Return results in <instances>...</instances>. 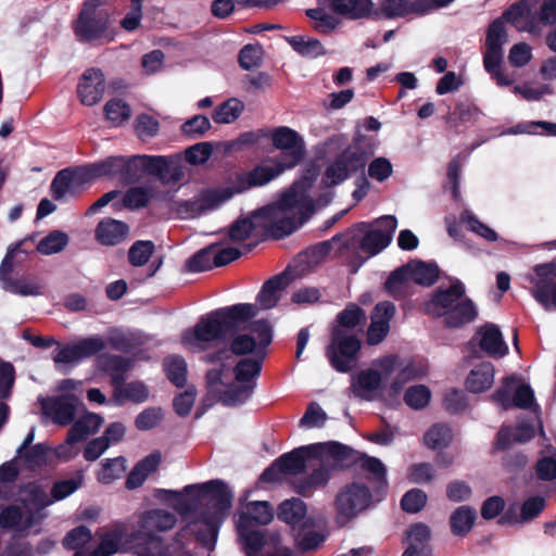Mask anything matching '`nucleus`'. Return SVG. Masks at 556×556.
Returning a JSON list of instances; mask_svg holds the SVG:
<instances>
[{"instance_id":"obj_1","label":"nucleus","mask_w":556,"mask_h":556,"mask_svg":"<svg viewBox=\"0 0 556 556\" xmlns=\"http://www.w3.org/2000/svg\"><path fill=\"white\" fill-rule=\"evenodd\" d=\"M256 306L241 303L213 311L202 316L191 328L180 334V343L190 353H203V361L219 364L206 374L211 393L227 406L244 403L252 394L255 378L261 372V362L251 358L240 361L235 367V383L226 384V375L231 367L232 354L258 353L271 342V328L265 320H256L243 328L228 346V337L235 329L256 315Z\"/></svg>"},{"instance_id":"obj_2","label":"nucleus","mask_w":556,"mask_h":556,"mask_svg":"<svg viewBox=\"0 0 556 556\" xmlns=\"http://www.w3.org/2000/svg\"><path fill=\"white\" fill-rule=\"evenodd\" d=\"M162 493L172 508L187 521L186 527L177 533V539L190 532L205 547L213 549L219 526L231 507L232 493L227 484L213 480L187 485L181 492L163 490Z\"/></svg>"},{"instance_id":"obj_3","label":"nucleus","mask_w":556,"mask_h":556,"mask_svg":"<svg viewBox=\"0 0 556 556\" xmlns=\"http://www.w3.org/2000/svg\"><path fill=\"white\" fill-rule=\"evenodd\" d=\"M318 176L315 166L308 167L278 201L258 210L261 228L276 239L299 229L315 211L311 189Z\"/></svg>"},{"instance_id":"obj_4","label":"nucleus","mask_w":556,"mask_h":556,"mask_svg":"<svg viewBox=\"0 0 556 556\" xmlns=\"http://www.w3.org/2000/svg\"><path fill=\"white\" fill-rule=\"evenodd\" d=\"M285 170L287 168L276 160L271 164L258 165L250 172L238 174L227 187L207 189L190 200L175 202L173 211L182 219L199 217L217 210L235 194L269 182Z\"/></svg>"},{"instance_id":"obj_5","label":"nucleus","mask_w":556,"mask_h":556,"mask_svg":"<svg viewBox=\"0 0 556 556\" xmlns=\"http://www.w3.org/2000/svg\"><path fill=\"white\" fill-rule=\"evenodd\" d=\"M397 227L393 215H384L371 223L359 222L350 228V249L359 251L350 255V273H356L369 258L381 253L392 242Z\"/></svg>"},{"instance_id":"obj_6","label":"nucleus","mask_w":556,"mask_h":556,"mask_svg":"<svg viewBox=\"0 0 556 556\" xmlns=\"http://www.w3.org/2000/svg\"><path fill=\"white\" fill-rule=\"evenodd\" d=\"M465 293V285L459 279H454L450 287H440L433 292L426 302L425 309L431 316L444 317L448 327L469 324L477 318L478 309Z\"/></svg>"},{"instance_id":"obj_7","label":"nucleus","mask_w":556,"mask_h":556,"mask_svg":"<svg viewBox=\"0 0 556 556\" xmlns=\"http://www.w3.org/2000/svg\"><path fill=\"white\" fill-rule=\"evenodd\" d=\"M56 391L60 394L40 397L39 403L43 415L52 422L59 426H67L84 412V405L79 400L81 382L74 379H64L59 382Z\"/></svg>"},{"instance_id":"obj_8","label":"nucleus","mask_w":556,"mask_h":556,"mask_svg":"<svg viewBox=\"0 0 556 556\" xmlns=\"http://www.w3.org/2000/svg\"><path fill=\"white\" fill-rule=\"evenodd\" d=\"M492 400L504 410L513 407L531 409L536 418L541 412L533 389L518 375L505 377L502 386L493 393Z\"/></svg>"},{"instance_id":"obj_9","label":"nucleus","mask_w":556,"mask_h":556,"mask_svg":"<svg viewBox=\"0 0 556 556\" xmlns=\"http://www.w3.org/2000/svg\"><path fill=\"white\" fill-rule=\"evenodd\" d=\"M102 4V0H86L83 4L78 18L74 23V34L79 41L90 42L102 40L110 42L115 34L110 29V20L108 16L97 14V9Z\"/></svg>"},{"instance_id":"obj_10","label":"nucleus","mask_w":556,"mask_h":556,"mask_svg":"<svg viewBox=\"0 0 556 556\" xmlns=\"http://www.w3.org/2000/svg\"><path fill=\"white\" fill-rule=\"evenodd\" d=\"M314 465L313 445L301 446L291 453L280 456L271 467L263 472L262 479L265 481L277 480L278 472L295 476Z\"/></svg>"},{"instance_id":"obj_11","label":"nucleus","mask_w":556,"mask_h":556,"mask_svg":"<svg viewBox=\"0 0 556 556\" xmlns=\"http://www.w3.org/2000/svg\"><path fill=\"white\" fill-rule=\"evenodd\" d=\"M532 296L545 309L556 307V263L539 264L529 277Z\"/></svg>"},{"instance_id":"obj_12","label":"nucleus","mask_w":556,"mask_h":556,"mask_svg":"<svg viewBox=\"0 0 556 556\" xmlns=\"http://www.w3.org/2000/svg\"><path fill=\"white\" fill-rule=\"evenodd\" d=\"M326 355L334 369L348 371V308L338 314L331 327Z\"/></svg>"},{"instance_id":"obj_13","label":"nucleus","mask_w":556,"mask_h":556,"mask_svg":"<svg viewBox=\"0 0 556 556\" xmlns=\"http://www.w3.org/2000/svg\"><path fill=\"white\" fill-rule=\"evenodd\" d=\"M271 141L275 148L282 151L277 161L287 169L296 166L305 154L302 137L293 129L282 126L273 131Z\"/></svg>"},{"instance_id":"obj_14","label":"nucleus","mask_w":556,"mask_h":556,"mask_svg":"<svg viewBox=\"0 0 556 556\" xmlns=\"http://www.w3.org/2000/svg\"><path fill=\"white\" fill-rule=\"evenodd\" d=\"M90 181L83 167L60 170L51 184L53 199L64 201L78 195Z\"/></svg>"},{"instance_id":"obj_15","label":"nucleus","mask_w":556,"mask_h":556,"mask_svg":"<svg viewBox=\"0 0 556 556\" xmlns=\"http://www.w3.org/2000/svg\"><path fill=\"white\" fill-rule=\"evenodd\" d=\"M177 517L165 509H151L141 514L138 521V534L155 540L156 534L175 528Z\"/></svg>"},{"instance_id":"obj_16","label":"nucleus","mask_w":556,"mask_h":556,"mask_svg":"<svg viewBox=\"0 0 556 556\" xmlns=\"http://www.w3.org/2000/svg\"><path fill=\"white\" fill-rule=\"evenodd\" d=\"M105 91V79L101 70L88 68L81 75L77 94L84 105H94L103 97Z\"/></svg>"},{"instance_id":"obj_17","label":"nucleus","mask_w":556,"mask_h":556,"mask_svg":"<svg viewBox=\"0 0 556 556\" xmlns=\"http://www.w3.org/2000/svg\"><path fill=\"white\" fill-rule=\"evenodd\" d=\"M395 306L392 302H380L375 306L371 314V323L367 330V343L379 344L390 331V321L394 317Z\"/></svg>"},{"instance_id":"obj_18","label":"nucleus","mask_w":556,"mask_h":556,"mask_svg":"<svg viewBox=\"0 0 556 556\" xmlns=\"http://www.w3.org/2000/svg\"><path fill=\"white\" fill-rule=\"evenodd\" d=\"M45 518V513L33 511L28 507L22 509L17 506H10L0 513V526L24 531L39 525Z\"/></svg>"},{"instance_id":"obj_19","label":"nucleus","mask_w":556,"mask_h":556,"mask_svg":"<svg viewBox=\"0 0 556 556\" xmlns=\"http://www.w3.org/2000/svg\"><path fill=\"white\" fill-rule=\"evenodd\" d=\"M236 523L240 541L244 545L247 556H258L262 549H267L271 545V538L278 536L270 534L266 536L261 531H253L249 527V520L244 515L236 516Z\"/></svg>"},{"instance_id":"obj_20","label":"nucleus","mask_w":556,"mask_h":556,"mask_svg":"<svg viewBox=\"0 0 556 556\" xmlns=\"http://www.w3.org/2000/svg\"><path fill=\"white\" fill-rule=\"evenodd\" d=\"M312 445L314 463H321L333 472L344 469L348 459V448L345 445L337 441L315 443Z\"/></svg>"},{"instance_id":"obj_21","label":"nucleus","mask_w":556,"mask_h":556,"mask_svg":"<svg viewBox=\"0 0 556 556\" xmlns=\"http://www.w3.org/2000/svg\"><path fill=\"white\" fill-rule=\"evenodd\" d=\"M357 469H361L367 479L375 481L378 486L387 485V469L382 462L350 447V473Z\"/></svg>"},{"instance_id":"obj_22","label":"nucleus","mask_w":556,"mask_h":556,"mask_svg":"<svg viewBox=\"0 0 556 556\" xmlns=\"http://www.w3.org/2000/svg\"><path fill=\"white\" fill-rule=\"evenodd\" d=\"M376 365L382 371L384 378L395 374V377L390 384V390L394 394H399L409 380L415 378L416 371L412 365L403 366L400 358L396 356H386L379 359Z\"/></svg>"},{"instance_id":"obj_23","label":"nucleus","mask_w":556,"mask_h":556,"mask_svg":"<svg viewBox=\"0 0 556 556\" xmlns=\"http://www.w3.org/2000/svg\"><path fill=\"white\" fill-rule=\"evenodd\" d=\"M503 17L510 23L518 31H526L532 35L540 33L538 11L532 13L523 1L510 5L503 14Z\"/></svg>"},{"instance_id":"obj_24","label":"nucleus","mask_w":556,"mask_h":556,"mask_svg":"<svg viewBox=\"0 0 556 556\" xmlns=\"http://www.w3.org/2000/svg\"><path fill=\"white\" fill-rule=\"evenodd\" d=\"M346 249L348 238L344 235H339L329 241H324L318 245L307 249L300 257L301 262H305L307 267L312 268L320 264L330 252L337 255H343Z\"/></svg>"},{"instance_id":"obj_25","label":"nucleus","mask_w":556,"mask_h":556,"mask_svg":"<svg viewBox=\"0 0 556 556\" xmlns=\"http://www.w3.org/2000/svg\"><path fill=\"white\" fill-rule=\"evenodd\" d=\"M480 349L491 357L501 358L508 353L502 331L494 324H485L477 331Z\"/></svg>"},{"instance_id":"obj_26","label":"nucleus","mask_w":556,"mask_h":556,"mask_svg":"<svg viewBox=\"0 0 556 556\" xmlns=\"http://www.w3.org/2000/svg\"><path fill=\"white\" fill-rule=\"evenodd\" d=\"M430 528L422 522L412 525L406 531L407 547L402 556H431Z\"/></svg>"},{"instance_id":"obj_27","label":"nucleus","mask_w":556,"mask_h":556,"mask_svg":"<svg viewBox=\"0 0 556 556\" xmlns=\"http://www.w3.org/2000/svg\"><path fill=\"white\" fill-rule=\"evenodd\" d=\"M128 230L124 222L104 218L96 228V238L103 245H116L127 237Z\"/></svg>"},{"instance_id":"obj_28","label":"nucleus","mask_w":556,"mask_h":556,"mask_svg":"<svg viewBox=\"0 0 556 556\" xmlns=\"http://www.w3.org/2000/svg\"><path fill=\"white\" fill-rule=\"evenodd\" d=\"M288 285L289 277L287 274H281L266 281L256 299L258 306L264 309L276 306Z\"/></svg>"},{"instance_id":"obj_29","label":"nucleus","mask_w":556,"mask_h":556,"mask_svg":"<svg viewBox=\"0 0 556 556\" xmlns=\"http://www.w3.org/2000/svg\"><path fill=\"white\" fill-rule=\"evenodd\" d=\"M382 376V372L375 369L363 370L353 384V393L368 401L376 399L381 388L388 386L380 384Z\"/></svg>"},{"instance_id":"obj_30","label":"nucleus","mask_w":556,"mask_h":556,"mask_svg":"<svg viewBox=\"0 0 556 556\" xmlns=\"http://www.w3.org/2000/svg\"><path fill=\"white\" fill-rule=\"evenodd\" d=\"M495 369L492 363L483 362L473 367L467 376L466 389L471 393H481L493 386Z\"/></svg>"},{"instance_id":"obj_31","label":"nucleus","mask_w":556,"mask_h":556,"mask_svg":"<svg viewBox=\"0 0 556 556\" xmlns=\"http://www.w3.org/2000/svg\"><path fill=\"white\" fill-rule=\"evenodd\" d=\"M535 430L532 422L521 421L517 427H503L497 434L496 447L506 448L514 442H527L534 437Z\"/></svg>"},{"instance_id":"obj_32","label":"nucleus","mask_w":556,"mask_h":556,"mask_svg":"<svg viewBox=\"0 0 556 556\" xmlns=\"http://www.w3.org/2000/svg\"><path fill=\"white\" fill-rule=\"evenodd\" d=\"M363 128L365 130L378 131L381 128V123L377 118L369 116L365 118L363 123L356 128L354 144L356 150L361 153L362 157L366 159L375 153L376 140L372 136L368 137L363 135Z\"/></svg>"},{"instance_id":"obj_33","label":"nucleus","mask_w":556,"mask_h":556,"mask_svg":"<svg viewBox=\"0 0 556 556\" xmlns=\"http://www.w3.org/2000/svg\"><path fill=\"white\" fill-rule=\"evenodd\" d=\"M252 235H265L261 228L258 211L248 217L238 219L231 225L228 232L229 239L233 243L243 241Z\"/></svg>"},{"instance_id":"obj_34","label":"nucleus","mask_w":556,"mask_h":556,"mask_svg":"<svg viewBox=\"0 0 556 556\" xmlns=\"http://www.w3.org/2000/svg\"><path fill=\"white\" fill-rule=\"evenodd\" d=\"M103 424V418L94 413H85L73 421L70 429L71 438L79 441L86 440L88 437L97 433Z\"/></svg>"},{"instance_id":"obj_35","label":"nucleus","mask_w":556,"mask_h":556,"mask_svg":"<svg viewBox=\"0 0 556 556\" xmlns=\"http://www.w3.org/2000/svg\"><path fill=\"white\" fill-rule=\"evenodd\" d=\"M412 281L420 286H432L439 278L440 269L434 263L413 261L406 264Z\"/></svg>"},{"instance_id":"obj_36","label":"nucleus","mask_w":556,"mask_h":556,"mask_svg":"<svg viewBox=\"0 0 556 556\" xmlns=\"http://www.w3.org/2000/svg\"><path fill=\"white\" fill-rule=\"evenodd\" d=\"M238 515L247 516L249 520V527L253 526H265L271 522L274 519L273 508L266 501H255L248 503L242 511Z\"/></svg>"},{"instance_id":"obj_37","label":"nucleus","mask_w":556,"mask_h":556,"mask_svg":"<svg viewBox=\"0 0 556 556\" xmlns=\"http://www.w3.org/2000/svg\"><path fill=\"white\" fill-rule=\"evenodd\" d=\"M286 40L296 53L304 58L315 59L326 54L321 42L313 37L296 35L287 37Z\"/></svg>"},{"instance_id":"obj_38","label":"nucleus","mask_w":556,"mask_h":556,"mask_svg":"<svg viewBox=\"0 0 556 556\" xmlns=\"http://www.w3.org/2000/svg\"><path fill=\"white\" fill-rule=\"evenodd\" d=\"M477 518V511L470 506H460L451 515L450 525L454 535L464 536L470 532Z\"/></svg>"},{"instance_id":"obj_39","label":"nucleus","mask_w":556,"mask_h":556,"mask_svg":"<svg viewBox=\"0 0 556 556\" xmlns=\"http://www.w3.org/2000/svg\"><path fill=\"white\" fill-rule=\"evenodd\" d=\"M408 268L409 266H406V264L396 268L390 274L384 283L386 290L394 299H403L407 294V289L412 282Z\"/></svg>"},{"instance_id":"obj_40","label":"nucleus","mask_w":556,"mask_h":556,"mask_svg":"<svg viewBox=\"0 0 556 556\" xmlns=\"http://www.w3.org/2000/svg\"><path fill=\"white\" fill-rule=\"evenodd\" d=\"M348 148L340 149L338 159L331 162L325 170L323 184L327 187L336 186L348 177Z\"/></svg>"},{"instance_id":"obj_41","label":"nucleus","mask_w":556,"mask_h":556,"mask_svg":"<svg viewBox=\"0 0 556 556\" xmlns=\"http://www.w3.org/2000/svg\"><path fill=\"white\" fill-rule=\"evenodd\" d=\"M305 515V503L295 497L283 501L277 511V516L281 521L292 526L300 523Z\"/></svg>"},{"instance_id":"obj_42","label":"nucleus","mask_w":556,"mask_h":556,"mask_svg":"<svg viewBox=\"0 0 556 556\" xmlns=\"http://www.w3.org/2000/svg\"><path fill=\"white\" fill-rule=\"evenodd\" d=\"M121 541V531L110 530L100 535V544L91 553L77 552L74 556H110L118 552Z\"/></svg>"},{"instance_id":"obj_43","label":"nucleus","mask_w":556,"mask_h":556,"mask_svg":"<svg viewBox=\"0 0 556 556\" xmlns=\"http://www.w3.org/2000/svg\"><path fill=\"white\" fill-rule=\"evenodd\" d=\"M122 165L123 156H112L102 162L83 166V168L91 184L94 179L100 177L121 175Z\"/></svg>"},{"instance_id":"obj_44","label":"nucleus","mask_w":556,"mask_h":556,"mask_svg":"<svg viewBox=\"0 0 556 556\" xmlns=\"http://www.w3.org/2000/svg\"><path fill=\"white\" fill-rule=\"evenodd\" d=\"M424 4V0H381V11L387 17H400L419 11Z\"/></svg>"},{"instance_id":"obj_45","label":"nucleus","mask_w":556,"mask_h":556,"mask_svg":"<svg viewBox=\"0 0 556 556\" xmlns=\"http://www.w3.org/2000/svg\"><path fill=\"white\" fill-rule=\"evenodd\" d=\"M244 111V103L231 98L218 105L213 113V121L217 124H230L239 118Z\"/></svg>"},{"instance_id":"obj_46","label":"nucleus","mask_w":556,"mask_h":556,"mask_svg":"<svg viewBox=\"0 0 556 556\" xmlns=\"http://www.w3.org/2000/svg\"><path fill=\"white\" fill-rule=\"evenodd\" d=\"M453 440L452 428L444 424L432 426L425 434V444L432 450L445 448Z\"/></svg>"},{"instance_id":"obj_47","label":"nucleus","mask_w":556,"mask_h":556,"mask_svg":"<svg viewBox=\"0 0 556 556\" xmlns=\"http://www.w3.org/2000/svg\"><path fill=\"white\" fill-rule=\"evenodd\" d=\"M153 197V189L151 187H134L127 190L124 194L122 204L114 203L116 208L121 206L136 210L146 206Z\"/></svg>"},{"instance_id":"obj_48","label":"nucleus","mask_w":556,"mask_h":556,"mask_svg":"<svg viewBox=\"0 0 556 556\" xmlns=\"http://www.w3.org/2000/svg\"><path fill=\"white\" fill-rule=\"evenodd\" d=\"M3 288L17 295L30 296L40 294V285L36 278L21 277L16 279H7Z\"/></svg>"},{"instance_id":"obj_49","label":"nucleus","mask_w":556,"mask_h":556,"mask_svg":"<svg viewBox=\"0 0 556 556\" xmlns=\"http://www.w3.org/2000/svg\"><path fill=\"white\" fill-rule=\"evenodd\" d=\"M115 395L118 401L143 402L148 399L149 392L147 387L138 381L126 384L115 382Z\"/></svg>"},{"instance_id":"obj_50","label":"nucleus","mask_w":556,"mask_h":556,"mask_svg":"<svg viewBox=\"0 0 556 556\" xmlns=\"http://www.w3.org/2000/svg\"><path fill=\"white\" fill-rule=\"evenodd\" d=\"M460 222L466 225L468 230L489 242H495L498 239L496 231L479 220L469 210H465L460 214Z\"/></svg>"},{"instance_id":"obj_51","label":"nucleus","mask_w":556,"mask_h":556,"mask_svg":"<svg viewBox=\"0 0 556 556\" xmlns=\"http://www.w3.org/2000/svg\"><path fill=\"white\" fill-rule=\"evenodd\" d=\"M68 244V236L60 230H53L37 244V251L43 255L61 252Z\"/></svg>"},{"instance_id":"obj_52","label":"nucleus","mask_w":556,"mask_h":556,"mask_svg":"<svg viewBox=\"0 0 556 556\" xmlns=\"http://www.w3.org/2000/svg\"><path fill=\"white\" fill-rule=\"evenodd\" d=\"M325 538L321 530L308 529L303 526L295 538V545L302 552H313L324 543Z\"/></svg>"},{"instance_id":"obj_53","label":"nucleus","mask_w":556,"mask_h":556,"mask_svg":"<svg viewBox=\"0 0 556 556\" xmlns=\"http://www.w3.org/2000/svg\"><path fill=\"white\" fill-rule=\"evenodd\" d=\"M371 503V494L367 486L363 484H350V518L366 508Z\"/></svg>"},{"instance_id":"obj_54","label":"nucleus","mask_w":556,"mask_h":556,"mask_svg":"<svg viewBox=\"0 0 556 556\" xmlns=\"http://www.w3.org/2000/svg\"><path fill=\"white\" fill-rule=\"evenodd\" d=\"M144 156L135 155L132 157H123V165L121 167V177L127 181L132 182L146 176Z\"/></svg>"},{"instance_id":"obj_55","label":"nucleus","mask_w":556,"mask_h":556,"mask_svg":"<svg viewBox=\"0 0 556 556\" xmlns=\"http://www.w3.org/2000/svg\"><path fill=\"white\" fill-rule=\"evenodd\" d=\"M125 470L126 465L124 457L105 459L98 472V480L105 484L112 483L114 480L121 478Z\"/></svg>"},{"instance_id":"obj_56","label":"nucleus","mask_w":556,"mask_h":556,"mask_svg":"<svg viewBox=\"0 0 556 556\" xmlns=\"http://www.w3.org/2000/svg\"><path fill=\"white\" fill-rule=\"evenodd\" d=\"M164 367L168 379L177 387H182L186 382L187 364L186 361L177 355L168 356L164 362Z\"/></svg>"},{"instance_id":"obj_57","label":"nucleus","mask_w":556,"mask_h":556,"mask_svg":"<svg viewBox=\"0 0 556 556\" xmlns=\"http://www.w3.org/2000/svg\"><path fill=\"white\" fill-rule=\"evenodd\" d=\"M212 253H214V247L208 245L200 250L188 258L185 265L186 270L190 273H200L215 267Z\"/></svg>"},{"instance_id":"obj_58","label":"nucleus","mask_w":556,"mask_h":556,"mask_svg":"<svg viewBox=\"0 0 556 556\" xmlns=\"http://www.w3.org/2000/svg\"><path fill=\"white\" fill-rule=\"evenodd\" d=\"M540 130L542 132H545L548 136L556 137V124L552 122H545V121H538V122H530V123H523L518 124L504 134L508 135H518V134H531L536 135L540 134Z\"/></svg>"},{"instance_id":"obj_59","label":"nucleus","mask_w":556,"mask_h":556,"mask_svg":"<svg viewBox=\"0 0 556 556\" xmlns=\"http://www.w3.org/2000/svg\"><path fill=\"white\" fill-rule=\"evenodd\" d=\"M92 538V533L90 529H88L85 526H79L66 533L64 536L62 544L66 549H72L80 552L79 549L83 548L88 542H90Z\"/></svg>"},{"instance_id":"obj_60","label":"nucleus","mask_w":556,"mask_h":556,"mask_svg":"<svg viewBox=\"0 0 556 556\" xmlns=\"http://www.w3.org/2000/svg\"><path fill=\"white\" fill-rule=\"evenodd\" d=\"M104 112L106 118L114 125L123 124L130 117L131 114L128 104L121 99L110 100L104 106Z\"/></svg>"},{"instance_id":"obj_61","label":"nucleus","mask_w":556,"mask_h":556,"mask_svg":"<svg viewBox=\"0 0 556 556\" xmlns=\"http://www.w3.org/2000/svg\"><path fill=\"white\" fill-rule=\"evenodd\" d=\"M83 479V473L78 472L75 477L55 482L51 489L53 500L61 501L73 494L81 486Z\"/></svg>"},{"instance_id":"obj_62","label":"nucleus","mask_w":556,"mask_h":556,"mask_svg":"<svg viewBox=\"0 0 556 556\" xmlns=\"http://www.w3.org/2000/svg\"><path fill=\"white\" fill-rule=\"evenodd\" d=\"M318 467L313 470L308 478L298 485L300 493L305 494L309 489L325 485L332 475V470L326 465L318 463Z\"/></svg>"},{"instance_id":"obj_63","label":"nucleus","mask_w":556,"mask_h":556,"mask_svg":"<svg viewBox=\"0 0 556 556\" xmlns=\"http://www.w3.org/2000/svg\"><path fill=\"white\" fill-rule=\"evenodd\" d=\"M430 397V390L422 384L409 387L404 394L405 403L414 409L426 407Z\"/></svg>"},{"instance_id":"obj_64","label":"nucleus","mask_w":556,"mask_h":556,"mask_svg":"<svg viewBox=\"0 0 556 556\" xmlns=\"http://www.w3.org/2000/svg\"><path fill=\"white\" fill-rule=\"evenodd\" d=\"M426 503L427 494L419 489L409 490L401 500L402 509L409 514L419 513L426 506Z\"/></svg>"}]
</instances>
